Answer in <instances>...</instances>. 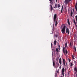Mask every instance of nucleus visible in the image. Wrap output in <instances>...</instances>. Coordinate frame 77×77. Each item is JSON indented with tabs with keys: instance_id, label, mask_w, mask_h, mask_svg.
<instances>
[{
	"instance_id": "obj_1",
	"label": "nucleus",
	"mask_w": 77,
	"mask_h": 77,
	"mask_svg": "<svg viewBox=\"0 0 77 77\" xmlns=\"http://www.w3.org/2000/svg\"><path fill=\"white\" fill-rule=\"evenodd\" d=\"M65 29H66V26L64 25L61 29V32L63 34H64L65 33Z\"/></svg>"
},
{
	"instance_id": "obj_2",
	"label": "nucleus",
	"mask_w": 77,
	"mask_h": 77,
	"mask_svg": "<svg viewBox=\"0 0 77 77\" xmlns=\"http://www.w3.org/2000/svg\"><path fill=\"white\" fill-rule=\"evenodd\" d=\"M65 72V69L64 68H63L62 69V70L61 71V72L62 75H63V77H64V72Z\"/></svg>"
},
{
	"instance_id": "obj_3",
	"label": "nucleus",
	"mask_w": 77,
	"mask_h": 77,
	"mask_svg": "<svg viewBox=\"0 0 77 77\" xmlns=\"http://www.w3.org/2000/svg\"><path fill=\"white\" fill-rule=\"evenodd\" d=\"M69 3V0H65L64 1L65 5H67L68 3Z\"/></svg>"
},
{
	"instance_id": "obj_4",
	"label": "nucleus",
	"mask_w": 77,
	"mask_h": 77,
	"mask_svg": "<svg viewBox=\"0 0 77 77\" xmlns=\"http://www.w3.org/2000/svg\"><path fill=\"white\" fill-rule=\"evenodd\" d=\"M66 33H68V35L69 34V29H68V28H66Z\"/></svg>"
},
{
	"instance_id": "obj_5",
	"label": "nucleus",
	"mask_w": 77,
	"mask_h": 77,
	"mask_svg": "<svg viewBox=\"0 0 77 77\" xmlns=\"http://www.w3.org/2000/svg\"><path fill=\"white\" fill-rule=\"evenodd\" d=\"M56 18H57V15L56 14H55L54 15V21H55V20H56Z\"/></svg>"
},
{
	"instance_id": "obj_6",
	"label": "nucleus",
	"mask_w": 77,
	"mask_h": 77,
	"mask_svg": "<svg viewBox=\"0 0 77 77\" xmlns=\"http://www.w3.org/2000/svg\"><path fill=\"white\" fill-rule=\"evenodd\" d=\"M59 62L60 65H61L62 64V59L61 58H60L59 59Z\"/></svg>"
},
{
	"instance_id": "obj_7",
	"label": "nucleus",
	"mask_w": 77,
	"mask_h": 77,
	"mask_svg": "<svg viewBox=\"0 0 77 77\" xmlns=\"http://www.w3.org/2000/svg\"><path fill=\"white\" fill-rule=\"evenodd\" d=\"M50 9L51 10V11H53V7L52 5H50Z\"/></svg>"
},
{
	"instance_id": "obj_8",
	"label": "nucleus",
	"mask_w": 77,
	"mask_h": 77,
	"mask_svg": "<svg viewBox=\"0 0 77 77\" xmlns=\"http://www.w3.org/2000/svg\"><path fill=\"white\" fill-rule=\"evenodd\" d=\"M57 8L58 9H60V5L59 4H58Z\"/></svg>"
},
{
	"instance_id": "obj_9",
	"label": "nucleus",
	"mask_w": 77,
	"mask_h": 77,
	"mask_svg": "<svg viewBox=\"0 0 77 77\" xmlns=\"http://www.w3.org/2000/svg\"><path fill=\"white\" fill-rule=\"evenodd\" d=\"M53 66H54V65H55V63L54 62V60L53 59Z\"/></svg>"
},
{
	"instance_id": "obj_10",
	"label": "nucleus",
	"mask_w": 77,
	"mask_h": 77,
	"mask_svg": "<svg viewBox=\"0 0 77 77\" xmlns=\"http://www.w3.org/2000/svg\"><path fill=\"white\" fill-rule=\"evenodd\" d=\"M73 23L74 24H75V26H77V25L76 24V23L75 22V20H73Z\"/></svg>"
},
{
	"instance_id": "obj_11",
	"label": "nucleus",
	"mask_w": 77,
	"mask_h": 77,
	"mask_svg": "<svg viewBox=\"0 0 77 77\" xmlns=\"http://www.w3.org/2000/svg\"><path fill=\"white\" fill-rule=\"evenodd\" d=\"M57 4H55V8H57Z\"/></svg>"
},
{
	"instance_id": "obj_12",
	"label": "nucleus",
	"mask_w": 77,
	"mask_h": 77,
	"mask_svg": "<svg viewBox=\"0 0 77 77\" xmlns=\"http://www.w3.org/2000/svg\"><path fill=\"white\" fill-rule=\"evenodd\" d=\"M75 18L76 20V23H77V15L75 16Z\"/></svg>"
},
{
	"instance_id": "obj_13",
	"label": "nucleus",
	"mask_w": 77,
	"mask_h": 77,
	"mask_svg": "<svg viewBox=\"0 0 77 77\" xmlns=\"http://www.w3.org/2000/svg\"><path fill=\"white\" fill-rule=\"evenodd\" d=\"M65 47L66 48H68V46H67V43H66L65 44Z\"/></svg>"
},
{
	"instance_id": "obj_14",
	"label": "nucleus",
	"mask_w": 77,
	"mask_h": 77,
	"mask_svg": "<svg viewBox=\"0 0 77 77\" xmlns=\"http://www.w3.org/2000/svg\"><path fill=\"white\" fill-rule=\"evenodd\" d=\"M72 14H73L72 11L70 13V15L71 17H72Z\"/></svg>"
},
{
	"instance_id": "obj_15",
	"label": "nucleus",
	"mask_w": 77,
	"mask_h": 77,
	"mask_svg": "<svg viewBox=\"0 0 77 77\" xmlns=\"http://www.w3.org/2000/svg\"><path fill=\"white\" fill-rule=\"evenodd\" d=\"M53 0H51L50 1V3H51V4H52L53 3Z\"/></svg>"
},
{
	"instance_id": "obj_16",
	"label": "nucleus",
	"mask_w": 77,
	"mask_h": 77,
	"mask_svg": "<svg viewBox=\"0 0 77 77\" xmlns=\"http://www.w3.org/2000/svg\"><path fill=\"white\" fill-rule=\"evenodd\" d=\"M54 45H56V41H54Z\"/></svg>"
},
{
	"instance_id": "obj_17",
	"label": "nucleus",
	"mask_w": 77,
	"mask_h": 77,
	"mask_svg": "<svg viewBox=\"0 0 77 77\" xmlns=\"http://www.w3.org/2000/svg\"><path fill=\"white\" fill-rule=\"evenodd\" d=\"M68 23L69 25H70V23H69V20L68 19Z\"/></svg>"
},
{
	"instance_id": "obj_18",
	"label": "nucleus",
	"mask_w": 77,
	"mask_h": 77,
	"mask_svg": "<svg viewBox=\"0 0 77 77\" xmlns=\"http://www.w3.org/2000/svg\"><path fill=\"white\" fill-rule=\"evenodd\" d=\"M74 70L75 71H76V72H77V68L76 67H75L74 69Z\"/></svg>"
},
{
	"instance_id": "obj_19",
	"label": "nucleus",
	"mask_w": 77,
	"mask_h": 77,
	"mask_svg": "<svg viewBox=\"0 0 77 77\" xmlns=\"http://www.w3.org/2000/svg\"><path fill=\"white\" fill-rule=\"evenodd\" d=\"M63 52L64 53H65V48H63Z\"/></svg>"
},
{
	"instance_id": "obj_20",
	"label": "nucleus",
	"mask_w": 77,
	"mask_h": 77,
	"mask_svg": "<svg viewBox=\"0 0 77 77\" xmlns=\"http://www.w3.org/2000/svg\"><path fill=\"white\" fill-rule=\"evenodd\" d=\"M65 53H66V54H68V51H67V50H66Z\"/></svg>"
},
{
	"instance_id": "obj_21",
	"label": "nucleus",
	"mask_w": 77,
	"mask_h": 77,
	"mask_svg": "<svg viewBox=\"0 0 77 77\" xmlns=\"http://www.w3.org/2000/svg\"><path fill=\"white\" fill-rule=\"evenodd\" d=\"M57 21H56L55 26H57Z\"/></svg>"
},
{
	"instance_id": "obj_22",
	"label": "nucleus",
	"mask_w": 77,
	"mask_h": 77,
	"mask_svg": "<svg viewBox=\"0 0 77 77\" xmlns=\"http://www.w3.org/2000/svg\"><path fill=\"white\" fill-rule=\"evenodd\" d=\"M74 49L75 50V51H76V48L75 47H74Z\"/></svg>"
},
{
	"instance_id": "obj_23",
	"label": "nucleus",
	"mask_w": 77,
	"mask_h": 77,
	"mask_svg": "<svg viewBox=\"0 0 77 77\" xmlns=\"http://www.w3.org/2000/svg\"><path fill=\"white\" fill-rule=\"evenodd\" d=\"M70 45H71V46L72 45V43L70 42Z\"/></svg>"
},
{
	"instance_id": "obj_24",
	"label": "nucleus",
	"mask_w": 77,
	"mask_h": 77,
	"mask_svg": "<svg viewBox=\"0 0 77 77\" xmlns=\"http://www.w3.org/2000/svg\"><path fill=\"white\" fill-rule=\"evenodd\" d=\"M63 63H65V59H63Z\"/></svg>"
},
{
	"instance_id": "obj_25",
	"label": "nucleus",
	"mask_w": 77,
	"mask_h": 77,
	"mask_svg": "<svg viewBox=\"0 0 77 77\" xmlns=\"http://www.w3.org/2000/svg\"><path fill=\"white\" fill-rule=\"evenodd\" d=\"M59 49L58 48H56V51H57V52H58V50Z\"/></svg>"
},
{
	"instance_id": "obj_26",
	"label": "nucleus",
	"mask_w": 77,
	"mask_h": 77,
	"mask_svg": "<svg viewBox=\"0 0 77 77\" xmlns=\"http://www.w3.org/2000/svg\"><path fill=\"white\" fill-rule=\"evenodd\" d=\"M73 64L72 63H71V64H70V66H72Z\"/></svg>"
},
{
	"instance_id": "obj_27",
	"label": "nucleus",
	"mask_w": 77,
	"mask_h": 77,
	"mask_svg": "<svg viewBox=\"0 0 77 77\" xmlns=\"http://www.w3.org/2000/svg\"><path fill=\"white\" fill-rule=\"evenodd\" d=\"M75 7H77V3L76 4Z\"/></svg>"
},
{
	"instance_id": "obj_28",
	"label": "nucleus",
	"mask_w": 77,
	"mask_h": 77,
	"mask_svg": "<svg viewBox=\"0 0 77 77\" xmlns=\"http://www.w3.org/2000/svg\"><path fill=\"white\" fill-rule=\"evenodd\" d=\"M63 65L65 66V63L64 62V63H63Z\"/></svg>"
},
{
	"instance_id": "obj_29",
	"label": "nucleus",
	"mask_w": 77,
	"mask_h": 77,
	"mask_svg": "<svg viewBox=\"0 0 77 77\" xmlns=\"http://www.w3.org/2000/svg\"><path fill=\"white\" fill-rule=\"evenodd\" d=\"M72 58L73 59H74L75 58H74V56H72Z\"/></svg>"
},
{
	"instance_id": "obj_30",
	"label": "nucleus",
	"mask_w": 77,
	"mask_h": 77,
	"mask_svg": "<svg viewBox=\"0 0 77 77\" xmlns=\"http://www.w3.org/2000/svg\"><path fill=\"white\" fill-rule=\"evenodd\" d=\"M55 36L56 38H57V35H55Z\"/></svg>"
},
{
	"instance_id": "obj_31",
	"label": "nucleus",
	"mask_w": 77,
	"mask_h": 77,
	"mask_svg": "<svg viewBox=\"0 0 77 77\" xmlns=\"http://www.w3.org/2000/svg\"><path fill=\"white\" fill-rule=\"evenodd\" d=\"M56 2L57 3V0H56Z\"/></svg>"
},
{
	"instance_id": "obj_32",
	"label": "nucleus",
	"mask_w": 77,
	"mask_h": 77,
	"mask_svg": "<svg viewBox=\"0 0 77 77\" xmlns=\"http://www.w3.org/2000/svg\"><path fill=\"white\" fill-rule=\"evenodd\" d=\"M60 69H61V66L59 67Z\"/></svg>"
},
{
	"instance_id": "obj_33",
	"label": "nucleus",
	"mask_w": 77,
	"mask_h": 77,
	"mask_svg": "<svg viewBox=\"0 0 77 77\" xmlns=\"http://www.w3.org/2000/svg\"><path fill=\"white\" fill-rule=\"evenodd\" d=\"M57 73H59V71H57Z\"/></svg>"
},
{
	"instance_id": "obj_34",
	"label": "nucleus",
	"mask_w": 77,
	"mask_h": 77,
	"mask_svg": "<svg viewBox=\"0 0 77 77\" xmlns=\"http://www.w3.org/2000/svg\"><path fill=\"white\" fill-rule=\"evenodd\" d=\"M62 26H61V28H61V29H62Z\"/></svg>"
},
{
	"instance_id": "obj_35",
	"label": "nucleus",
	"mask_w": 77,
	"mask_h": 77,
	"mask_svg": "<svg viewBox=\"0 0 77 77\" xmlns=\"http://www.w3.org/2000/svg\"><path fill=\"white\" fill-rule=\"evenodd\" d=\"M62 9H63V7H62L61 11H62Z\"/></svg>"
},
{
	"instance_id": "obj_36",
	"label": "nucleus",
	"mask_w": 77,
	"mask_h": 77,
	"mask_svg": "<svg viewBox=\"0 0 77 77\" xmlns=\"http://www.w3.org/2000/svg\"><path fill=\"white\" fill-rule=\"evenodd\" d=\"M70 61H71L69 60V62H70Z\"/></svg>"
},
{
	"instance_id": "obj_37",
	"label": "nucleus",
	"mask_w": 77,
	"mask_h": 77,
	"mask_svg": "<svg viewBox=\"0 0 77 77\" xmlns=\"http://www.w3.org/2000/svg\"><path fill=\"white\" fill-rule=\"evenodd\" d=\"M75 63H76V61H75Z\"/></svg>"
},
{
	"instance_id": "obj_38",
	"label": "nucleus",
	"mask_w": 77,
	"mask_h": 77,
	"mask_svg": "<svg viewBox=\"0 0 77 77\" xmlns=\"http://www.w3.org/2000/svg\"><path fill=\"white\" fill-rule=\"evenodd\" d=\"M57 64H58V65H59V64H58V63H57Z\"/></svg>"
},
{
	"instance_id": "obj_39",
	"label": "nucleus",
	"mask_w": 77,
	"mask_h": 77,
	"mask_svg": "<svg viewBox=\"0 0 77 77\" xmlns=\"http://www.w3.org/2000/svg\"><path fill=\"white\" fill-rule=\"evenodd\" d=\"M51 45H52V43H51Z\"/></svg>"
},
{
	"instance_id": "obj_40",
	"label": "nucleus",
	"mask_w": 77,
	"mask_h": 77,
	"mask_svg": "<svg viewBox=\"0 0 77 77\" xmlns=\"http://www.w3.org/2000/svg\"><path fill=\"white\" fill-rule=\"evenodd\" d=\"M69 1H71V0H69Z\"/></svg>"
},
{
	"instance_id": "obj_41",
	"label": "nucleus",
	"mask_w": 77,
	"mask_h": 77,
	"mask_svg": "<svg viewBox=\"0 0 77 77\" xmlns=\"http://www.w3.org/2000/svg\"><path fill=\"white\" fill-rule=\"evenodd\" d=\"M59 47H60V46H59Z\"/></svg>"
}]
</instances>
